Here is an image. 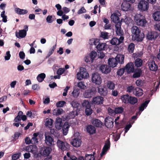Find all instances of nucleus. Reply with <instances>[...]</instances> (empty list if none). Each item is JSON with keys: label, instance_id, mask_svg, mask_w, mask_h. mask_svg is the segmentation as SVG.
Instances as JSON below:
<instances>
[{"label": "nucleus", "instance_id": "nucleus-1", "mask_svg": "<svg viewBox=\"0 0 160 160\" xmlns=\"http://www.w3.org/2000/svg\"><path fill=\"white\" fill-rule=\"evenodd\" d=\"M133 38L135 40L141 42L143 40L145 37L144 33L141 32L140 29L137 26H133L131 28Z\"/></svg>", "mask_w": 160, "mask_h": 160}, {"label": "nucleus", "instance_id": "nucleus-2", "mask_svg": "<svg viewBox=\"0 0 160 160\" xmlns=\"http://www.w3.org/2000/svg\"><path fill=\"white\" fill-rule=\"evenodd\" d=\"M134 18L135 22L138 26L144 27L147 23L145 17L140 14H137Z\"/></svg>", "mask_w": 160, "mask_h": 160}, {"label": "nucleus", "instance_id": "nucleus-3", "mask_svg": "<svg viewBox=\"0 0 160 160\" xmlns=\"http://www.w3.org/2000/svg\"><path fill=\"white\" fill-rule=\"evenodd\" d=\"M78 115V114L76 110H73L69 113L64 114L62 116V118L64 121H68L70 119L74 118Z\"/></svg>", "mask_w": 160, "mask_h": 160}, {"label": "nucleus", "instance_id": "nucleus-4", "mask_svg": "<svg viewBox=\"0 0 160 160\" xmlns=\"http://www.w3.org/2000/svg\"><path fill=\"white\" fill-rule=\"evenodd\" d=\"M88 77L89 74L87 72L86 69L83 67L80 68L79 72L77 73L78 79L81 80L83 78H87Z\"/></svg>", "mask_w": 160, "mask_h": 160}, {"label": "nucleus", "instance_id": "nucleus-5", "mask_svg": "<svg viewBox=\"0 0 160 160\" xmlns=\"http://www.w3.org/2000/svg\"><path fill=\"white\" fill-rule=\"evenodd\" d=\"M57 144L59 148L63 151L68 149L70 147V145L66 142L62 141L59 139H58Z\"/></svg>", "mask_w": 160, "mask_h": 160}, {"label": "nucleus", "instance_id": "nucleus-6", "mask_svg": "<svg viewBox=\"0 0 160 160\" xmlns=\"http://www.w3.org/2000/svg\"><path fill=\"white\" fill-rule=\"evenodd\" d=\"M92 81L93 83L98 85H100L102 82V79L100 75L97 72L92 74Z\"/></svg>", "mask_w": 160, "mask_h": 160}, {"label": "nucleus", "instance_id": "nucleus-7", "mask_svg": "<svg viewBox=\"0 0 160 160\" xmlns=\"http://www.w3.org/2000/svg\"><path fill=\"white\" fill-rule=\"evenodd\" d=\"M138 8L141 10L146 11L149 8L148 3L145 0H141L138 4Z\"/></svg>", "mask_w": 160, "mask_h": 160}, {"label": "nucleus", "instance_id": "nucleus-8", "mask_svg": "<svg viewBox=\"0 0 160 160\" xmlns=\"http://www.w3.org/2000/svg\"><path fill=\"white\" fill-rule=\"evenodd\" d=\"M148 66L150 71L157 72L158 69V66L155 61L152 60H149L148 62Z\"/></svg>", "mask_w": 160, "mask_h": 160}, {"label": "nucleus", "instance_id": "nucleus-9", "mask_svg": "<svg viewBox=\"0 0 160 160\" xmlns=\"http://www.w3.org/2000/svg\"><path fill=\"white\" fill-rule=\"evenodd\" d=\"M158 33L155 31L148 32L146 35V38L149 41L154 40L158 37Z\"/></svg>", "mask_w": 160, "mask_h": 160}, {"label": "nucleus", "instance_id": "nucleus-10", "mask_svg": "<svg viewBox=\"0 0 160 160\" xmlns=\"http://www.w3.org/2000/svg\"><path fill=\"white\" fill-rule=\"evenodd\" d=\"M124 39L123 36H120L119 39L117 38H113L110 41V43L113 45H118L123 42Z\"/></svg>", "mask_w": 160, "mask_h": 160}, {"label": "nucleus", "instance_id": "nucleus-11", "mask_svg": "<svg viewBox=\"0 0 160 160\" xmlns=\"http://www.w3.org/2000/svg\"><path fill=\"white\" fill-rule=\"evenodd\" d=\"M104 124L108 128H111L113 126V120L110 117H107L104 120Z\"/></svg>", "mask_w": 160, "mask_h": 160}, {"label": "nucleus", "instance_id": "nucleus-12", "mask_svg": "<svg viewBox=\"0 0 160 160\" xmlns=\"http://www.w3.org/2000/svg\"><path fill=\"white\" fill-rule=\"evenodd\" d=\"M52 149L50 147H46L44 148H42L40 152V154L45 156H49L51 152Z\"/></svg>", "mask_w": 160, "mask_h": 160}, {"label": "nucleus", "instance_id": "nucleus-13", "mask_svg": "<svg viewBox=\"0 0 160 160\" xmlns=\"http://www.w3.org/2000/svg\"><path fill=\"white\" fill-rule=\"evenodd\" d=\"M125 68L128 73L133 72L135 70L134 64L132 62H129L126 64Z\"/></svg>", "mask_w": 160, "mask_h": 160}, {"label": "nucleus", "instance_id": "nucleus-14", "mask_svg": "<svg viewBox=\"0 0 160 160\" xmlns=\"http://www.w3.org/2000/svg\"><path fill=\"white\" fill-rule=\"evenodd\" d=\"M45 142L47 145L49 146L54 145L53 138L49 135H45Z\"/></svg>", "mask_w": 160, "mask_h": 160}, {"label": "nucleus", "instance_id": "nucleus-15", "mask_svg": "<svg viewBox=\"0 0 160 160\" xmlns=\"http://www.w3.org/2000/svg\"><path fill=\"white\" fill-rule=\"evenodd\" d=\"M71 143L73 147L77 148L81 145L82 141L78 138L76 137L72 139L71 141Z\"/></svg>", "mask_w": 160, "mask_h": 160}, {"label": "nucleus", "instance_id": "nucleus-16", "mask_svg": "<svg viewBox=\"0 0 160 160\" xmlns=\"http://www.w3.org/2000/svg\"><path fill=\"white\" fill-rule=\"evenodd\" d=\"M121 22H119L115 24L116 32L117 35L120 36H123V35L124 34V33L121 29Z\"/></svg>", "mask_w": 160, "mask_h": 160}, {"label": "nucleus", "instance_id": "nucleus-17", "mask_svg": "<svg viewBox=\"0 0 160 160\" xmlns=\"http://www.w3.org/2000/svg\"><path fill=\"white\" fill-rule=\"evenodd\" d=\"M98 92L101 95L105 96L107 95L108 91L106 88L100 86L98 87Z\"/></svg>", "mask_w": 160, "mask_h": 160}, {"label": "nucleus", "instance_id": "nucleus-18", "mask_svg": "<svg viewBox=\"0 0 160 160\" xmlns=\"http://www.w3.org/2000/svg\"><path fill=\"white\" fill-rule=\"evenodd\" d=\"M55 128L58 130L62 128L63 125L62 119L60 118H56L55 122Z\"/></svg>", "mask_w": 160, "mask_h": 160}, {"label": "nucleus", "instance_id": "nucleus-19", "mask_svg": "<svg viewBox=\"0 0 160 160\" xmlns=\"http://www.w3.org/2000/svg\"><path fill=\"white\" fill-rule=\"evenodd\" d=\"M100 69L101 72L105 74H107L111 71V68L107 65H102L100 67Z\"/></svg>", "mask_w": 160, "mask_h": 160}, {"label": "nucleus", "instance_id": "nucleus-20", "mask_svg": "<svg viewBox=\"0 0 160 160\" xmlns=\"http://www.w3.org/2000/svg\"><path fill=\"white\" fill-rule=\"evenodd\" d=\"M87 132L90 135L96 133V129L93 125H88L86 128Z\"/></svg>", "mask_w": 160, "mask_h": 160}, {"label": "nucleus", "instance_id": "nucleus-21", "mask_svg": "<svg viewBox=\"0 0 160 160\" xmlns=\"http://www.w3.org/2000/svg\"><path fill=\"white\" fill-rule=\"evenodd\" d=\"M92 102L94 104H102L103 102V98L101 96L96 97L93 98Z\"/></svg>", "mask_w": 160, "mask_h": 160}, {"label": "nucleus", "instance_id": "nucleus-22", "mask_svg": "<svg viewBox=\"0 0 160 160\" xmlns=\"http://www.w3.org/2000/svg\"><path fill=\"white\" fill-rule=\"evenodd\" d=\"M27 32L24 30H19L18 32L16 31L15 32L16 36L18 38H23L26 35Z\"/></svg>", "mask_w": 160, "mask_h": 160}, {"label": "nucleus", "instance_id": "nucleus-23", "mask_svg": "<svg viewBox=\"0 0 160 160\" xmlns=\"http://www.w3.org/2000/svg\"><path fill=\"white\" fill-rule=\"evenodd\" d=\"M92 123L94 127L101 128L103 125V123L99 120L94 119L92 120Z\"/></svg>", "mask_w": 160, "mask_h": 160}, {"label": "nucleus", "instance_id": "nucleus-24", "mask_svg": "<svg viewBox=\"0 0 160 160\" xmlns=\"http://www.w3.org/2000/svg\"><path fill=\"white\" fill-rule=\"evenodd\" d=\"M108 64L110 67L112 68L116 67L118 64L115 58H109L108 60Z\"/></svg>", "mask_w": 160, "mask_h": 160}, {"label": "nucleus", "instance_id": "nucleus-25", "mask_svg": "<svg viewBox=\"0 0 160 160\" xmlns=\"http://www.w3.org/2000/svg\"><path fill=\"white\" fill-rule=\"evenodd\" d=\"M94 92L91 90H87L84 93L83 95L86 98H92L94 95Z\"/></svg>", "mask_w": 160, "mask_h": 160}, {"label": "nucleus", "instance_id": "nucleus-26", "mask_svg": "<svg viewBox=\"0 0 160 160\" xmlns=\"http://www.w3.org/2000/svg\"><path fill=\"white\" fill-rule=\"evenodd\" d=\"M124 55L122 54H118L115 58L117 60V64L119 63L120 64H122L124 63Z\"/></svg>", "mask_w": 160, "mask_h": 160}, {"label": "nucleus", "instance_id": "nucleus-27", "mask_svg": "<svg viewBox=\"0 0 160 160\" xmlns=\"http://www.w3.org/2000/svg\"><path fill=\"white\" fill-rule=\"evenodd\" d=\"M142 70L141 68H137L134 70V74L132 75L134 78H138L140 77L142 73Z\"/></svg>", "mask_w": 160, "mask_h": 160}, {"label": "nucleus", "instance_id": "nucleus-28", "mask_svg": "<svg viewBox=\"0 0 160 160\" xmlns=\"http://www.w3.org/2000/svg\"><path fill=\"white\" fill-rule=\"evenodd\" d=\"M133 93L136 96L140 97L142 95L143 91L142 89L137 88L134 90Z\"/></svg>", "mask_w": 160, "mask_h": 160}, {"label": "nucleus", "instance_id": "nucleus-29", "mask_svg": "<svg viewBox=\"0 0 160 160\" xmlns=\"http://www.w3.org/2000/svg\"><path fill=\"white\" fill-rule=\"evenodd\" d=\"M53 122V121L52 119L47 118L46 119L45 126L46 127H48L49 128H51L52 127Z\"/></svg>", "mask_w": 160, "mask_h": 160}, {"label": "nucleus", "instance_id": "nucleus-30", "mask_svg": "<svg viewBox=\"0 0 160 160\" xmlns=\"http://www.w3.org/2000/svg\"><path fill=\"white\" fill-rule=\"evenodd\" d=\"M111 18L112 22L116 23V24L119 22H121L120 21L119 17L116 13H113L112 14L111 16Z\"/></svg>", "mask_w": 160, "mask_h": 160}, {"label": "nucleus", "instance_id": "nucleus-31", "mask_svg": "<svg viewBox=\"0 0 160 160\" xmlns=\"http://www.w3.org/2000/svg\"><path fill=\"white\" fill-rule=\"evenodd\" d=\"M131 5L129 3L125 2H123L121 5V8L123 11H127L129 10Z\"/></svg>", "mask_w": 160, "mask_h": 160}, {"label": "nucleus", "instance_id": "nucleus-32", "mask_svg": "<svg viewBox=\"0 0 160 160\" xmlns=\"http://www.w3.org/2000/svg\"><path fill=\"white\" fill-rule=\"evenodd\" d=\"M96 48L99 51H101L104 50L107 48V45L106 43H99L96 46Z\"/></svg>", "mask_w": 160, "mask_h": 160}, {"label": "nucleus", "instance_id": "nucleus-33", "mask_svg": "<svg viewBox=\"0 0 160 160\" xmlns=\"http://www.w3.org/2000/svg\"><path fill=\"white\" fill-rule=\"evenodd\" d=\"M15 11L19 15L26 14L28 12V11L26 10L21 9L18 8H15Z\"/></svg>", "mask_w": 160, "mask_h": 160}, {"label": "nucleus", "instance_id": "nucleus-34", "mask_svg": "<svg viewBox=\"0 0 160 160\" xmlns=\"http://www.w3.org/2000/svg\"><path fill=\"white\" fill-rule=\"evenodd\" d=\"M69 127V126L68 122H65L63 125L62 128L64 135H66L67 134Z\"/></svg>", "mask_w": 160, "mask_h": 160}, {"label": "nucleus", "instance_id": "nucleus-35", "mask_svg": "<svg viewBox=\"0 0 160 160\" xmlns=\"http://www.w3.org/2000/svg\"><path fill=\"white\" fill-rule=\"evenodd\" d=\"M142 60L139 58H137L135 61L134 65L137 68H139L142 66Z\"/></svg>", "mask_w": 160, "mask_h": 160}, {"label": "nucleus", "instance_id": "nucleus-36", "mask_svg": "<svg viewBox=\"0 0 160 160\" xmlns=\"http://www.w3.org/2000/svg\"><path fill=\"white\" fill-rule=\"evenodd\" d=\"M152 16L155 21H160V11H157L152 14Z\"/></svg>", "mask_w": 160, "mask_h": 160}, {"label": "nucleus", "instance_id": "nucleus-37", "mask_svg": "<svg viewBox=\"0 0 160 160\" xmlns=\"http://www.w3.org/2000/svg\"><path fill=\"white\" fill-rule=\"evenodd\" d=\"M130 96L128 94L123 95L121 96V99L124 103H128Z\"/></svg>", "mask_w": 160, "mask_h": 160}, {"label": "nucleus", "instance_id": "nucleus-38", "mask_svg": "<svg viewBox=\"0 0 160 160\" xmlns=\"http://www.w3.org/2000/svg\"><path fill=\"white\" fill-rule=\"evenodd\" d=\"M110 142L109 141V138H108L106 141L102 149L103 150L107 152V151L110 148Z\"/></svg>", "mask_w": 160, "mask_h": 160}, {"label": "nucleus", "instance_id": "nucleus-39", "mask_svg": "<svg viewBox=\"0 0 160 160\" xmlns=\"http://www.w3.org/2000/svg\"><path fill=\"white\" fill-rule=\"evenodd\" d=\"M80 94L79 89L78 88H74L72 92V96L74 98H77Z\"/></svg>", "mask_w": 160, "mask_h": 160}, {"label": "nucleus", "instance_id": "nucleus-40", "mask_svg": "<svg viewBox=\"0 0 160 160\" xmlns=\"http://www.w3.org/2000/svg\"><path fill=\"white\" fill-rule=\"evenodd\" d=\"M107 85L108 88L110 90H113L115 88V84L111 81H108Z\"/></svg>", "mask_w": 160, "mask_h": 160}, {"label": "nucleus", "instance_id": "nucleus-41", "mask_svg": "<svg viewBox=\"0 0 160 160\" xmlns=\"http://www.w3.org/2000/svg\"><path fill=\"white\" fill-rule=\"evenodd\" d=\"M46 77V75L42 73L39 74L37 77V79L39 82H42Z\"/></svg>", "mask_w": 160, "mask_h": 160}, {"label": "nucleus", "instance_id": "nucleus-42", "mask_svg": "<svg viewBox=\"0 0 160 160\" xmlns=\"http://www.w3.org/2000/svg\"><path fill=\"white\" fill-rule=\"evenodd\" d=\"M135 45L133 43H131L128 45V50L129 53H133L135 49Z\"/></svg>", "mask_w": 160, "mask_h": 160}, {"label": "nucleus", "instance_id": "nucleus-43", "mask_svg": "<svg viewBox=\"0 0 160 160\" xmlns=\"http://www.w3.org/2000/svg\"><path fill=\"white\" fill-rule=\"evenodd\" d=\"M100 37L104 40L108 39L109 38V33L105 32H101Z\"/></svg>", "mask_w": 160, "mask_h": 160}, {"label": "nucleus", "instance_id": "nucleus-44", "mask_svg": "<svg viewBox=\"0 0 160 160\" xmlns=\"http://www.w3.org/2000/svg\"><path fill=\"white\" fill-rule=\"evenodd\" d=\"M137 101L138 99L137 98L130 96L128 103L134 105L137 103Z\"/></svg>", "mask_w": 160, "mask_h": 160}, {"label": "nucleus", "instance_id": "nucleus-45", "mask_svg": "<svg viewBox=\"0 0 160 160\" xmlns=\"http://www.w3.org/2000/svg\"><path fill=\"white\" fill-rule=\"evenodd\" d=\"M149 102V101H146L144 103H143L139 107V110L140 111H143L144 108L146 107Z\"/></svg>", "mask_w": 160, "mask_h": 160}, {"label": "nucleus", "instance_id": "nucleus-46", "mask_svg": "<svg viewBox=\"0 0 160 160\" xmlns=\"http://www.w3.org/2000/svg\"><path fill=\"white\" fill-rule=\"evenodd\" d=\"M97 53L96 52L94 51H92L90 52V54L89 56V57L90 58V60H91V62L92 63L93 62L94 59L96 57V56H97Z\"/></svg>", "mask_w": 160, "mask_h": 160}, {"label": "nucleus", "instance_id": "nucleus-47", "mask_svg": "<svg viewBox=\"0 0 160 160\" xmlns=\"http://www.w3.org/2000/svg\"><path fill=\"white\" fill-rule=\"evenodd\" d=\"M55 19L56 18L55 16L52 17V15H50L48 16L46 18V21L48 23H52Z\"/></svg>", "mask_w": 160, "mask_h": 160}, {"label": "nucleus", "instance_id": "nucleus-48", "mask_svg": "<svg viewBox=\"0 0 160 160\" xmlns=\"http://www.w3.org/2000/svg\"><path fill=\"white\" fill-rule=\"evenodd\" d=\"M71 104L74 108H78L80 106V104L76 100H73L71 102Z\"/></svg>", "mask_w": 160, "mask_h": 160}, {"label": "nucleus", "instance_id": "nucleus-49", "mask_svg": "<svg viewBox=\"0 0 160 160\" xmlns=\"http://www.w3.org/2000/svg\"><path fill=\"white\" fill-rule=\"evenodd\" d=\"M93 154H94L93 155L86 154L85 157V160H94L95 158Z\"/></svg>", "mask_w": 160, "mask_h": 160}, {"label": "nucleus", "instance_id": "nucleus-50", "mask_svg": "<svg viewBox=\"0 0 160 160\" xmlns=\"http://www.w3.org/2000/svg\"><path fill=\"white\" fill-rule=\"evenodd\" d=\"M124 112V108L121 107L116 108H115V113L120 114Z\"/></svg>", "mask_w": 160, "mask_h": 160}, {"label": "nucleus", "instance_id": "nucleus-51", "mask_svg": "<svg viewBox=\"0 0 160 160\" xmlns=\"http://www.w3.org/2000/svg\"><path fill=\"white\" fill-rule=\"evenodd\" d=\"M82 105L83 107H85L86 108L91 107V105L89 102L88 100H84L83 101L82 103Z\"/></svg>", "mask_w": 160, "mask_h": 160}, {"label": "nucleus", "instance_id": "nucleus-52", "mask_svg": "<svg viewBox=\"0 0 160 160\" xmlns=\"http://www.w3.org/2000/svg\"><path fill=\"white\" fill-rule=\"evenodd\" d=\"M63 110L61 108H57L54 110V113H55L56 115H61L62 113Z\"/></svg>", "mask_w": 160, "mask_h": 160}, {"label": "nucleus", "instance_id": "nucleus-53", "mask_svg": "<svg viewBox=\"0 0 160 160\" xmlns=\"http://www.w3.org/2000/svg\"><path fill=\"white\" fill-rule=\"evenodd\" d=\"M50 133L53 135L55 137H57L59 135L58 130L54 129H50Z\"/></svg>", "mask_w": 160, "mask_h": 160}, {"label": "nucleus", "instance_id": "nucleus-54", "mask_svg": "<svg viewBox=\"0 0 160 160\" xmlns=\"http://www.w3.org/2000/svg\"><path fill=\"white\" fill-rule=\"evenodd\" d=\"M21 155L20 152H18L17 153L13 154L12 156V160H16L18 159Z\"/></svg>", "mask_w": 160, "mask_h": 160}, {"label": "nucleus", "instance_id": "nucleus-55", "mask_svg": "<svg viewBox=\"0 0 160 160\" xmlns=\"http://www.w3.org/2000/svg\"><path fill=\"white\" fill-rule=\"evenodd\" d=\"M92 110L91 109V107L87 108H86L85 110V113L87 116H89L92 113Z\"/></svg>", "mask_w": 160, "mask_h": 160}, {"label": "nucleus", "instance_id": "nucleus-56", "mask_svg": "<svg viewBox=\"0 0 160 160\" xmlns=\"http://www.w3.org/2000/svg\"><path fill=\"white\" fill-rule=\"evenodd\" d=\"M66 103L65 101H61L58 102L56 103V106L57 107H63L64 105Z\"/></svg>", "mask_w": 160, "mask_h": 160}, {"label": "nucleus", "instance_id": "nucleus-57", "mask_svg": "<svg viewBox=\"0 0 160 160\" xmlns=\"http://www.w3.org/2000/svg\"><path fill=\"white\" fill-rule=\"evenodd\" d=\"M125 69V67L118 69L117 72V74L118 75L121 76L124 73Z\"/></svg>", "mask_w": 160, "mask_h": 160}, {"label": "nucleus", "instance_id": "nucleus-58", "mask_svg": "<svg viewBox=\"0 0 160 160\" xmlns=\"http://www.w3.org/2000/svg\"><path fill=\"white\" fill-rule=\"evenodd\" d=\"M65 71L64 68H59L57 70V73L58 75H61Z\"/></svg>", "mask_w": 160, "mask_h": 160}, {"label": "nucleus", "instance_id": "nucleus-59", "mask_svg": "<svg viewBox=\"0 0 160 160\" xmlns=\"http://www.w3.org/2000/svg\"><path fill=\"white\" fill-rule=\"evenodd\" d=\"M78 86L81 89H84L86 87L83 82H80L78 83Z\"/></svg>", "mask_w": 160, "mask_h": 160}, {"label": "nucleus", "instance_id": "nucleus-60", "mask_svg": "<svg viewBox=\"0 0 160 160\" xmlns=\"http://www.w3.org/2000/svg\"><path fill=\"white\" fill-rule=\"evenodd\" d=\"M86 10L84 7H82L78 12V13L80 14L86 12Z\"/></svg>", "mask_w": 160, "mask_h": 160}, {"label": "nucleus", "instance_id": "nucleus-61", "mask_svg": "<svg viewBox=\"0 0 160 160\" xmlns=\"http://www.w3.org/2000/svg\"><path fill=\"white\" fill-rule=\"evenodd\" d=\"M136 84L137 86H142L143 85V82L141 80L138 79L136 81Z\"/></svg>", "mask_w": 160, "mask_h": 160}, {"label": "nucleus", "instance_id": "nucleus-62", "mask_svg": "<svg viewBox=\"0 0 160 160\" xmlns=\"http://www.w3.org/2000/svg\"><path fill=\"white\" fill-rule=\"evenodd\" d=\"M20 135V133L18 132H15L13 138V139L15 140H16L18 139Z\"/></svg>", "mask_w": 160, "mask_h": 160}, {"label": "nucleus", "instance_id": "nucleus-63", "mask_svg": "<svg viewBox=\"0 0 160 160\" xmlns=\"http://www.w3.org/2000/svg\"><path fill=\"white\" fill-rule=\"evenodd\" d=\"M6 56H5V59L6 60H9L11 57V54H10V52L9 51H8L6 52Z\"/></svg>", "mask_w": 160, "mask_h": 160}, {"label": "nucleus", "instance_id": "nucleus-64", "mask_svg": "<svg viewBox=\"0 0 160 160\" xmlns=\"http://www.w3.org/2000/svg\"><path fill=\"white\" fill-rule=\"evenodd\" d=\"M134 89V87L132 86H129L127 87V91L130 93L133 91Z\"/></svg>", "mask_w": 160, "mask_h": 160}]
</instances>
